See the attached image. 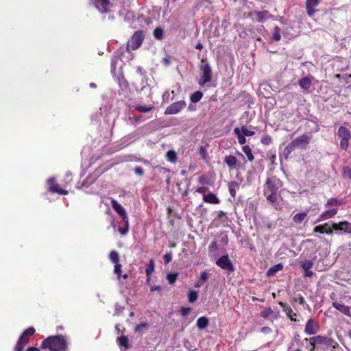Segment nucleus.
Instances as JSON below:
<instances>
[{
	"label": "nucleus",
	"mask_w": 351,
	"mask_h": 351,
	"mask_svg": "<svg viewBox=\"0 0 351 351\" xmlns=\"http://www.w3.org/2000/svg\"><path fill=\"white\" fill-rule=\"evenodd\" d=\"M243 152L246 155L247 160L249 161H253L254 160V156L252 152V149L249 145H243L242 147Z\"/></svg>",
	"instance_id": "obj_30"
},
{
	"label": "nucleus",
	"mask_w": 351,
	"mask_h": 351,
	"mask_svg": "<svg viewBox=\"0 0 351 351\" xmlns=\"http://www.w3.org/2000/svg\"><path fill=\"white\" fill-rule=\"evenodd\" d=\"M337 135L341 139V148L343 150H347L349 147L350 140L351 138V132L346 127L340 126L338 128Z\"/></svg>",
	"instance_id": "obj_6"
},
{
	"label": "nucleus",
	"mask_w": 351,
	"mask_h": 351,
	"mask_svg": "<svg viewBox=\"0 0 351 351\" xmlns=\"http://www.w3.org/2000/svg\"><path fill=\"white\" fill-rule=\"evenodd\" d=\"M286 147L289 149V151H291V152L297 149L293 141L290 142Z\"/></svg>",
	"instance_id": "obj_59"
},
{
	"label": "nucleus",
	"mask_w": 351,
	"mask_h": 351,
	"mask_svg": "<svg viewBox=\"0 0 351 351\" xmlns=\"http://www.w3.org/2000/svg\"><path fill=\"white\" fill-rule=\"evenodd\" d=\"M163 260H164V263L165 264H168L169 263H170L172 260L171 252H169V253H167L166 254H165L163 256Z\"/></svg>",
	"instance_id": "obj_52"
},
{
	"label": "nucleus",
	"mask_w": 351,
	"mask_h": 351,
	"mask_svg": "<svg viewBox=\"0 0 351 351\" xmlns=\"http://www.w3.org/2000/svg\"><path fill=\"white\" fill-rule=\"evenodd\" d=\"M307 212H302L300 213H297L296 215H295L293 219H304L305 217L307 216Z\"/></svg>",
	"instance_id": "obj_50"
},
{
	"label": "nucleus",
	"mask_w": 351,
	"mask_h": 351,
	"mask_svg": "<svg viewBox=\"0 0 351 351\" xmlns=\"http://www.w3.org/2000/svg\"><path fill=\"white\" fill-rule=\"evenodd\" d=\"M203 200L209 204H218L220 203L219 199L213 193H208L206 195H203Z\"/></svg>",
	"instance_id": "obj_21"
},
{
	"label": "nucleus",
	"mask_w": 351,
	"mask_h": 351,
	"mask_svg": "<svg viewBox=\"0 0 351 351\" xmlns=\"http://www.w3.org/2000/svg\"><path fill=\"white\" fill-rule=\"evenodd\" d=\"M224 162L228 165L230 169H237L238 160L233 155H228L224 158Z\"/></svg>",
	"instance_id": "obj_20"
},
{
	"label": "nucleus",
	"mask_w": 351,
	"mask_h": 351,
	"mask_svg": "<svg viewBox=\"0 0 351 351\" xmlns=\"http://www.w3.org/2000/svg\"><path fill=\"white\" fill-rule=\"evenodd\" d=\"M208 191V188L205 186L199 187L196 189V192L199 194L206 195V192Z\"/></svg>",
	"instance_id": "obj_58"
},
{
	"label": "nucleus",
	"mask_w": 351,
	"mask_h": 351,
	"mask_svg": "<svg viewBox=\"0 0 351 351\" xmlns=\"http://www.w3.org/2000/svg\"><path fill=\"white\" fill-rule=\"evenodd\" d=\"M202 97H203L202 92H201L199 90H197V91L194 92L191 95L190 99L193 103H197V102L199 101Z\"/></svg>",
	"instance_id": "obj_32"
},
{
	"label": "nucleus",
	"mask_w": 351,
	"mask_h": 351,
	"mask_svg": "<svg viewBox=\"0 0 351 351\" xmlns=\"http://www.w3.org/2000/svg\"><path fill=\"white\" fill-rule=\"evenodd\" d=\"M198 182H199V184H206V183H207V182H206V176H204V175L201 176L199 178V179H198Z\"/></svg>",
	"instance_id": "obj_61"
},
{
	"label": "nucleus",
	"mask_w": 351,
	"mask_h": 351,
	"mask_svg": "<svg viewBox=\"0 0 351 351\" xmlns=\"http://www.w3.org/2000/svg\"><path fill=\"white\" fill-rule=\"evenodd\" d=\"M332 306L340 311L341 313L348 316L350 315V310L349 306L337 302L332 303Z\"/></svg>",
	"instance_id": "obj_22"
},
{
	"label": "nucleus",
	"mask_w": 351,
	"mask_h": 351,
	"mask_svg": "<svg viewBox=\"0 0 351 351\" xmlns=\"http://www.w3.org/2000/svg\"><path fill=\"white\" fill-rule=\"evenodd\" d=\"M279 305L282 308L283 311L286 313L287 316L293 322H296L298 320L296 319V313H294L292 308L287 305V304L280 302Z\"/></svg>",
	"instance_id": "obj_17"
},
{
	"label": "nucleus",
	"mask_w": 351,
	"mask_h": 351,
	"mask_svg": "<svg viewBox=\"0 0 351 351\" xmlns=\"http://www.w3.org/2000/svg\"><path fill=\"white\" fill-rule=\"evenodd\" d=\"M282 185V182L276 176L267 179L265 184L264 195L268 202L275 203L277 201L278 191Z\"/></svg>",
	"instance_id": "obj_2"
},
{
	"label": "nucleus",
	"mask_w": 351,
	"mask_h": 351,
	"mask_svg": "<svg viewBox=\"0 0 351 351\" xmlns=\"http://www.w3.org/2000/svg\"><path fill=\"white\" fill-rule=\"evenodd\" d=\"M198 298L197 292L195 291H190L188 294L189 302L191 303L195 302Z\"/></svg>",
	"instance_id": "obj_44"
},
{
	"label": "nucleus",
	"mask_w": 351,
	"mask_h": 351,
	"mask_svg": "<svg viewBox=\"0 0 351 351\" xmlns=\"http://www.w3.org/2000/svg\"><path fill=\"white\" fill-rule=\"evenodd\" d=\"M162 62L166 64V65H168L170 64L171 62V60H170V58L169 57H165L162 59Z\"/></svg>",
	"instance_id": "obj_63"
},
{
	"label": "nucleus",
	"mask_w": 351,
	"mask_h": 351,
	"mask_svg": "<svg viewBox=\"0 0 351 351\" xmlns=\"http://www.w3.org/2000/svg\"><path fill=\"white\" fill-rule=\"evenodd\" d=\"M135 110H138L140 112H147L150 110H152L154 108L153 105H148V106H136L134 107Z\"/></svg>",
	"instance_id": "obj_34"
},
{
	"label": "nucleus",
	"mask_w": 351,
	"mask_h": 351,
	"mask_svg": "<svg viewBox=\"0 0 351 351\" xmlns=\"http://www.w3.org/2000/svg\"><path fill=\"white\" fill-rule=\"evenodd\" d=\"M283 269V266L281 263L277 264L271 267L269 269V270L267 272V276H274L275 275L278 271H280Z\"/></svg>",
	"instance_id": "obj_31"
},
{
	"label": "nucleus",
	"mask_w": 351,
	"mask_h": 351,
	"mask_svg": "<svg viewBox=\"0 0 351 351\" xmlns=\"http://www.w3.org/2000/svg\"><path fill=\"white\" fill-rule=\"evenodd\" d=\"M48 183L49 184L48 191L51 193H56L59 195H67L69 193L68 191L61 189L59 184L56 182L54 178H51L48 179Z\"/></svg>",
	"instance_id": "obj_13"
},
{
	"label": "nucleus",
	"mask_w": 351,
	"mask_h": 351,
	"mask_svg": "<svg viewBox=\"0 0 351 351\" xmlns=\"http://www.w3.org/2000/svg\"><path fill=\"white\" fill-rule=\"evenodd\" d=\"M337 214V210L331 208L323 213L322 216L326 218L333 217Z\"/></svg>",
	"instance_id": "obj_45"
},
{
	"label": "nucleus",
	"mask_w": 351,
	"mask_h": 351,
	"mask_svg": "<svg viewBox=\"0 0 351 351\" xmlns=\"http://www.w3.org/2000/svg\"><path fill=\"white\" fill-rule=\"evenodd\" d=\"M300 267L304 271V276L305 277H312L313 275H315V273L311 270L313 263L311 260H304L300 262Z\"/></svg>",
	"instance_id": "obj_15"
},
{
	"label": "nucleus",
	"mask_w": 351,
	"mask_h": 351,
	"mask_svg": "<svg viewBox=\"0 0 351 351\" xmlns=\"http://www.w3.org/2000/svg\"><path fill=\"white\" fill-rule=\"evenodd\" d=\"M272 38L276 41H279L281 39L280 28L277 25L274 28Z\"/></svg>",
	"instance_id": "obj_38"
},
{
	"label": "nucleus",
	"mask_w": 351,
	"mask_h": 351,
	"mask_svg": "<svg viewBox=\"0 0 351 351\" xmlns=\"http://www.w3.org/2000/svg\"><path fill=\"white\" fill-rule=\"evenodd\" d=\"M110 0H95V7L101 13H108Z\"/></svg>",
	"instance_id": "obj_18"
},
{
	"label": "nucleus",
	"mask_w": 351,
	"mask_h": 351,
	"mask_svg": "<svg viewBox=\"0 0 351 351\" xmlns=\"http://www.w3.org/2000/svg\"><path fill=\"white\" fill-rule=\"evenodd\" d=\"M202 64L199 66L201 76L198 81V84L200 86H204L211 81L212 69L206 59H202Z\"/></svg>",
	"instance_id": "obj_4"
},
{
	"label": "nucleus",
	"mask_w": 351,
	"mask_h": 351,
	"mask_svg": "<svg viewBox=\"0 0 351 351\" xmlns=\"http://www.w3.org/2000/svg\"><path fill=\"white\" fill-rule=\"evenodd\" d=\"M154 36L156 39L162 40L164 37V30L161 27H156L154 31Z\"/></svg>",
	"instance_id": "obj_37"
},
{
	"label": "nucleus",
	"mask_w": 351,
	"mask_h": 351,
	"mask_svg": "<svg viewBox=\"0 0 351 351\" xmlns=\"http://www.w3.org/2000/svg\"><path fill=\"white\" fill-rule=\"evenodd\" d=\"M199 154L202 156L203 159H206L207 156L206 149L204 146H201L199 148Z\"/></svg>",
	"instance_id": "obj_56"
},
{
	"label": "nucleus",
	"mask_w": 351,
	"mask_h": 351,
	"mask_svg": "<svg viewBox=\"0 0 351 351\" xmlns=\"http://www.w3.org/2000/svg\"><path fill=\"white\" fill-rule=\"evenodd\" d=\"M143 40V32L141 30L136 31L127 43V51L137 49L142 45Z\"/></svg>",
	"instance_id": "obj_7"
},
{
	"label": "nucleus",
	"mask_w": 351,
	"mask_h": 351,
	"mask_svg": "<svg viewBox=\"0 0 351 351\" xmlns=\"http://www.w3.org/2000/svg\"><path fill=\"white\" fill-rule=\"evenodd\" d=\"M121 267L122 265L119 263L115 264L114 267V273L117 276L119 279L121 278Z\"/></svg>",
	"instance_id": "obj_46"
},
{
	"label": "nucleus",
	"mask_w": 351,
	"mask_h": 351,
	"mask_svg": "<svg viewBox=\"0 0 351 351\" xmlns=\"http://www.w3.org/2000/svg\"><path fill=\"white\" fill-rule=\"evenodd\" d=\"M332 230L351 234V223L348 221H340L338 223H325L323 225L315 226L313 229L314 232L328 234H331Z\"/></svg>",
	"instance_id": "obj_1"
},
{
	"label": "nucleus",
	"mask_w": 351,
	"mask_h": 351,
	"mask_svg": "<svg viewBox=\"0 0 351 351\" xmlns=\"http://www.w3.org/2000/svg\"><path fill=\"white\" fill-rule=\"evenodd\" d=\"M166 156L167 160L171 162H175L178 158L177 154L174 150H169L167 152Z\"/></svg>",
	"instance_id": "obj_35"
},
{
	"label": "nucleus",
	"mask_w": 351,
	"mask_h": 351,
	"mask_svg": "<svg viewBox=\"0 0 351 351\" xmlns=\"http://www.w3.org/2000/svg\"><path fill=\"white\" fill-rule=\"evenodd\" d=\"M109 258L110 260L114 264L119 263V253L115 250H112L110 252L109 254Z\"/></svg>",
	"instance_id": "obj_36"
},
{
	"label": "nucleus",
	"mask_w": 351,
	"mask_h": 351,
	"mask_svg": "<svg viewBox=\"0 0 351 351\" xmlns=\"http://www.w3.org/2000/svg\"><path fill=\"white\" fill-rule=\"evenodd\" d=\"M134 171L136 175L140 176H142L144 174V170L141 167H136Z\"/></svg>",
	"instance_id": "obj_55"
},
{
	"label": "nucleus",
	"mask_w": 351,
	"mask_h": 351,
	"mask_svg": "<svg viewBox=\"0 0 351 351\" xmlns=\"http://www.w3.org/2000/svg\"><path fill=\"white\" fill-rule=\"evenodd\" d=\"M293 300L295 302H298L301 305H304L305 303L304 298L300 294H298L296 296H295Z\"/></svg>",
	"instance_id": "obj_48"
},
{
	"label": "nucleus",
	"mask_w": 351,
	"mask_h": 351,
	"mask_svg": "<svg viewBox=\"0 0 351 351\" xmlns=\"http://www.w3.org/2000/svg\"><path fill=\"white\" fill-rule=\"evenodd\" d=\"M122 225L118 226V231L121 235H125L129 230L128 221H121Z\"/></svg>",
	"instance_id": "obj_29"
},
{
	"label": "nucleus",
	"mask_w": 351,
	"mask_h": 351,
	"mask_svg": "<svg viewBox=\"0 0 351 351\" xmlns=\"http://www.w3.org/2000/svg\"><path fill=\"white\" fill-rule=\"evenodd\" d=\"M149 328V324L147 322H141L139 324H137L134 328V332L138 333L140 336L143 334V330L148 329Z\"/></svg>",
	"instance_id": "obj_26"
},
{
	"label": "nucleus",
	"mask_w": 351,
	"mask_h": 351,
	"mask_svg": "<svg viewBox=\"0 0 351 351\" xmlns=\"http://www.w3.org/2000/svg\"><path fill=\"white\" fill-rule=\"evenodd\" d=\"M342 176L351 180V168L350 167L345 166L342 168Z\"/></svg>",
	"instance_id": "obj_41"
},
{
	"label": "nucleus",
	"mask_w": 351,
	"mask_h": 351,
	"mask_svg": "<svg viewBox=\"0 0 351 351\" xmlns=\"http://www.w3.org/2000/svg\"><path fill=\"white\" fill-rule=\"evenodd\" d=\"M210 277V274L208 273L206 271H204L201 273L199 278L197 281V282L195 285V287H199L202 283L207 281Z\"/></svg>",
	"instance_id": "obj_28"
},
{
	"label": "nucleus",
	"mask_w": 351,
	"mask_h": 351,
	"mask_svg": "<svg viewBox=\"0 0 351 351\" xmlns=\"http://www.w3.org/2000/svg\"><path fill=\"white\" fill-rule=\"evenodd\" d=\"M298 84L301 88H302L304 90H307L311 88L312 82L309 77H305L300 79L298 82Z\"/></svg>",
	"instance_id": "obj_23"
},
{
	"label": "nucleus",
	"mask_w": 351,
	"mask_h": 351,
	"mask_svg": "<svg viewBox=\"0 0 351 351\" xmlns=\"http://www.w3.org/2000/svg\"><path fill=\"white\" fill-rule=\"evenodd\" d=\"M319 326L314 319L310 318L306 323L304 332L306 335H312L318 332Z\"/></svg>",
	"instance_id": "obj_12"
},
{
	"label": "nucleus",
	"mask_w": 351,
	"mask_h": 351,
	"mask_svg": "<svg viewBox=\"0 0 351 351\" xmlns=\"http://www.w3.org/2000/svg\"><path fill=\"white\" fill-rule=\"evenodd\" d=\"M294 341L299 342V340L295 339L293 341V342L291 343V345L289 348V351H302V349L300 348H299V347L295 348L294 347Z\"/></svg>",
	"instance_id": "obj_51"
},
{
	"label": "nucleus",
	"mask_w": 351,
	"mask_h": 351,
	"mask_svg": "<svg viewBox=\"0 0 351 351\" xmlns=\"http://www.w3.org/2000/svg\"><path fill=\"white\" fill-rule=\"evenodd\" d=\"M112 208L120 215L123 219L127 217V214L123 207L117 201L112 199L111 201Z\"/></svg>",
	"instance_id": "obj_19"
},
{
	"label": "nucleus",
	"mask_w": 351,
	"mask_h": 351,
	"mask_svg": "<svg viewBox=\"0 0 351 351\" xmlns=\"http://www.w3.org/2000/svg\"><path fill=\"white\" fill-rule=\"evenodd\" d=\"M208 319L203 316L197 319L196 326L199 330H203L208 326Z\"/></svg>",
	"instance_id": "obj_24"
},
{
	"label": "nucleus",
	"mask_w": 351,
	"mask_h": 351,
	"mask_svg": "<svg viewBox=\"0 0 351 351\" xmlns=\"http://www.w3.org/2000/svg\"><path fill=\"white\" fill-rule=\"evenodd\" d=\"M249 16L258 23L274 18V16L267 10L252 11L249 13Z\"/></svg>",
	"instance_id": "obj_11"
},
{
	"label": "nucleus",
	"mask_w": 351,
	"mask_h": 351,
	"mask_svg": "<svg viewBox=\"0 0 351 351\" xmlns=\"http://www.w3.org/2000/svg\"><path fill=\"white\" fill-rule=\"evenodd\" d=\"M304 340L309 341L310 351H314L316 349L317 345L313 341L311 340V337H310L309 339L306 338Z\"/></svg>",
	"instance_id": "obj_54"
},
{
	"label": "nucleus",
	"mask_w": 351,
	"mask_h": 351,
	"mask_svg": "<svg viewBox=\"0 0 351 351\" xmlns=\"http://www.w3.org/2000/svg\"><path fill=\"white\" fill-rule=\"evenodd\" d=\"M216 265L221 269L226 271L228 274L234 271V267L229 258L228 254L221 256L216 261Z\"/></svg>",
	"instance_id": "obj_8"
},
{
	"label": "nucleus",
	"mask_w": 351,
	"mask_h": 351,
	"mask_svg": "<svg viewBox=\"0 0 351 351\" xmlns=\"http://www.w3.org/2000/svg\"><path fill=\"white\" fill-rule=\"evenodd\" d=\"M40 348L50 351H65L67 343L62 335L49 336L42 341Z\"/></svg>",
	"instance_id": "obj_3"
},
{
	"label": "nucleus",
	"mask_w": 351,
	"mask_h": 351,
	"mask_svg": "<svg viewBox=\"0 0 351 351\" xmlns=\"http://www.w3.org/2000/svg\"><path fill=\"white\" fill-rule=\"evenodd\" d=\"M319 3V0H306V13L309 16H312L316 12V8Z\"/></svg>",
	"instance_id": "obj_16"
},
{
	"label": "nucleus",
	"mask_w": 351,
	"mask_h": 351,
	"mask_svg": "<svg viewBox=\"0 0 351 351\" xmlns=\"http://www.w3.org/2000/svg\"><path fill=\"white\" fill-rule=\"evenodd\" d=\"M273 313H274L273 310L270 307H268V308H265V310L262 311L260 313V315H261V317H262L263 318H268L269 317L273 315Z\"/></svg>",
	"instance_id": "obj_43"
},
{
	"label": "nucleus",
	"mask_w": 351,
	"mask_h": 351,
	"mask_svg": "<svg viewBox=\"0 0 351 351\" xmlns=\"http://www.w3.org/2000/svg\"><path fill=\"white\" fill-rule=\"evenodd\" d=\"M234 134L237 135L238 141L241 145H244L246 143L245 136L241 133V131L239 128H235L234 130Z\"/></svg>",
	"instance_id": "obj_33"
},
{
	"label": "nucleus",
	"mask_w": 351,
	"mask_h": 351,
	"mask_svg": "<svg viewBox=\"0 0 351 351\" xmlns=\"http://www.w3.org/2000/svg\"><path fill=\"white\" fill-rule=\"evenodd\" d=\"M241 132L243 133V135L246 136H252L255 134V132L254 131L250 130L245 127L241 128Z\"/></svg>",
	"instance_id": "obj_49"
},
{
	"label": "nucleus",
	"mask_w": 351,
	"mask_h": 351,
	"mask_svg": "<svg viewBox=\"0 0 351 351\" xmlns=\"http://www.w3.org/2000/svg\"><path fill=\"white\" fill-rule=\"evenodd\" d=\"M26 351H40V350L38 348H37L36 347H30V348H27Z\"/></svg>",
	"instance_id": "obj_64"
},
{
	"label": "nucleus",
	"mask_w": 351,
	"mask_h": 351,
	"mask_svg": "<svg viewBox=\"0 0 351 351\" xmlns=\"http://www.w3.org/2000/svg\"><path fill=\"white\" fill-rule=\"evenodd\" d=\"M178 276V273H169L167 275V280L170 285H173L177 280Z\"/></svg>",
	"instance_id": "obj_40"
},
{
	"label": "nucleus",
	"mask_w": 351,
	"mask_h": 351,
	"mask_svg": "<svg viewBox=\"0 0 351 351\" xmlns=\"http://www.w3.org/2000/svg\"><path fill=\"white\" fill-rule=\"evenodd\" d=\"M261 141L264 145H269L272 143V138L269 135L265 134L262 137Z\"/></svg>",
	"instance_id": "obj_47"
},
{
	"label": "nucleus",
	"mask_w": 351,
	"mask_h": 351,
	"mask_svg": "<svg viewBox=\"0 0 351 351\" xmlns=\"http://www.w3.org/2000/svg\"><path fill=\"white\" fill-rule=\"evenodd\" d=\"M342 201L338 199L337 198H330L328 200L326 203V206H340L342 204Z\"/></svg>",
	"instance_id": "obj_42"
},
{
	"label": "nucleus",
	"mask_w": 351,
	"mask_h": 351,
	"mask_svg": "<svg viewBox=\"0 0 351 351\" xmlns=\"http://www.w3.org/2000/svg\"><path fill=\"white\" fill-rule=\"evenodd\" d=\"M239 188V184L236 181H231L228 184V190L230 192V195L232 197H235L236 196V191Z\"/></svg>",
	"instance_id": "obj_27"
},
{
	"label": "nucleus",
	"mask_w": 351,
	"mask_h": 351,
	"mask_svg": "<svg viewBox=\"0 0 351 351\" xmlns=\"http://www.w3.org/2000/svg\"><path fill=\"white\" fill-rule=\"evenodd\" d=\"M310 139V137L307 134H304L293 139L292 141L297 148L305 149L309 144Z\"/></svg>",
	"instance_id": "obj_14"
},
{
	"label": "nucleus",
	"mask_w": 351,
	"mask_h": 351,
	"mask_svg": "<svg viewBox=\"0 0 351 351\" xmlns=\"http://www.w3.org/2000/svg\"><path fill=\"white\" fill-rule=\"evenodd\" d=\"M117 343L119 346L123 347L125 349L130 348L129 340L127 336L122 335L117 338Z\"/></svg>",
	"instance_id": "obj_25"
},
{
	"label": "nucleus",
	"mask_w": 351,
	"mask_h": 351,
	"mask_svg": "<svg viewBox=\"0 0 351 351\" xmlns=\"http://www.w3.org/2000/svg\"><path fill=\"white\" fill-rule=\"evenodd\" d=\"M186 106V103L184 100L172 103L165 109V114H176L184 110Z\"/></svg>",
	"instance_id": "obj_10"
},
{
	"label": "nucleus",
	"mask_w": 351,
	"mask_h": 351,
	"mask_svg": "<svg viewBox=\"0 0 351 351\" xmlns=\"http://www.w3.org/2000/svg\"><path fill=\"white\" fill-rule=\"evenodd\" d=\"M261 332L264 334H268L271 332V329L269 326H264L261 328Z\"/></svg>",
	"instance_id": "obj_62"
},
{
	"label": "nucleus",
	"mask_w": 351,
	"mask_h": 351,
	"mask_svg": "<svg viewBox=\"0 0 351 351\" xmlns=\"http://www.w3.org/2000/svg\"><path fill=\"white\" fill-rule=\"evenodd\" d=\"M218 249V245L215 241L211 242L209 245V251H215Z\"/></svg>",
	"instance_id": "obj_57"
},
{
	"label": "nucleus",
	"mask_w": 351,
	"mask_h": 351,
	"mask_svg": "<svg viewBox=\"0 0 351 351\" xmlns=\"http://www.w3.org/2000/svg\"><path fill=\"white\" fill-rule=\"evenodd\" d=\"M154 269V262L153 260H151L149 263V264L147 266V268L145 269L146 276L147 277V280H149V276L152 274Z\"/></svg>",
	"instance_id": "obj_39"
},
{
	"label": "nucleus",
	"mask_w": 351,
	"mask_h": 351,
	"mask_svg": "<svg viewBox=\"0 0 351 351\" xmlns=\"http://www.w3.org/2000/svg\"><path fill=\"white\" fill-rule=\"evenodd\" d=\"M291 153V151H289V149L287 147H285L284 150H283V156H284V157L286 159H287L289 157Z\"/></svg>",
	"instance_id": "obj_60"
},
{
	"label": "nucleus",
	"mask_w": 351,
	"mask_h": 351,
	"mask_svg": "<svg viewBox=\"0 0 351 351\" xmlns=\"http://www.w3.org/2000/svg\"><path fill=\"white\" fill-rule=\"evenodd\" d=\"M191 311V308L190 307H182L180 308L181 315L184 317L188 315Z\"/></svg>",
	"instance_id": "obj_53"
},
{
	"label": "nucleus",
	"mask_w": 351,
	"mask_h": 351,
	"mask_svg": "<svg viewBox=\"0 0 351 351\" xmlns=\"http://www.w3.org/2000/svg\"><path fill=\"white\" fill-rule=\"evenodd\" d=\"M35 332L34 327H29L26 329L20 336L16 345L15 346V351H23L25 346L29 341L31 336Z\"/></svg>",
	"instance_id": "obj_5"
},
{
	"label": "nucleus",
	"mask_w": 351,
	"mask_h": 351,
	"mask_svg": "<svg viewBox=\"0 0 351 351\" xmlns=\"http://www.w3.org/2000/svg\"><path fill=\"white\" fill-rule=\"evenodd\" d=\"M311 340L313 341L317 346H323L326 348L332 347L335 348V345H337V342L330 337L317 335L311 337Z\"/></svg>",
	"instance_id": "obj_9"
}]
</instances>
